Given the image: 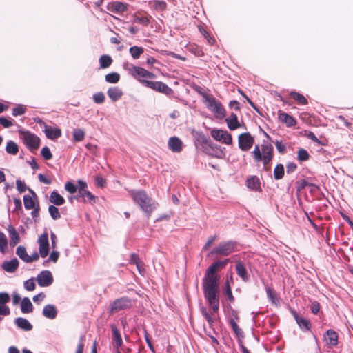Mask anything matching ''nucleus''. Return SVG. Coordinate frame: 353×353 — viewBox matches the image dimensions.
Returning <instances> with one entry per match:
<instances>
[{
  "label": "nucleus",
  "mask_w": 353,
  "mask_h": 353,
  "mask_svg": "<svg viewBox=\"0 0 353 353\" xmlns=\"http://www.w3.org/2000/svg\"><path fill=\"white\" fill-rule=\"evenodd\" d=\"M15 324L21 329L25 331H30L32 329V325L26 319L19 317L15 319Z\"/></svg>",
  "instance_id": "obj_28"
},
{
  "label": "nucleus",
  "mask_w": 353,
  "mask_h": 353,
  "mask_svg": "<svg viewBox=\"0 0 353 353\" xmlns=\"http://www.w3.org/2000/svg\"><path fill=\"white\" fill-rule=\"evenodd\" d=\"M203 97L204 99V103L209 110L217 102V100L212 95L203 94Z\"/></svg>",
  "instance_id": "obj_40"
},
{
  "label": "nucleus",
  "mask_w": 353,
  "mask_h": 353,
  "mask_svg": "<svg viewBox=\"0 0 353 353\" xmlns=\"http://www.w3.org/2000/svg\"><path fill=\"white\" fill-rule=\"evenodd\" d=\"M16 254L21 260L26 262L28 254H27L26 250L23 246L20 245L17 247L16 250Z\"/></svg>",
  "instance_id": "obj_46"
},
{
  "label": "nucleus",
  "mask_w": 353,
  "mask_h": 353,
  "mask_svg": "<svg viewBox=\"0 0 353 353\" xmlns=\"http://www.w3.org/2000/svg\"><path fill=\"white\" fill-rule=\"evenodd\" d=\"M41 154L46 160H50L52 158V154L49 148L47 146L43 147L41 149Z\"/></svg>",
  "instance_id": "obj_53"
},
{
  "label": "nucleus",
  "mask_w": 353,
  "mask_h": 353,
  "mask_svg": "<svg viewBox=\"0 0 353 353\" xmlns=\"http://www.w3.org/2000/svg\"><path fill=\"white\" fill-rule=\"evenodd\" d=\"M125 68L128 71V73L132 76L134 78L137 79L139 82L142 83V81L145 79H154L156 77L155 74L152 72L148 71L143 68L135 66L134 65H130L128 68Z\"/></svg>",
  "instance_id": "obj_4"
},
{
  "label": "nucleus",
  "mask_w": 353,
  "mask_h": 353,
  "mask_svg": "<svg viewBox=\"0 0 353 353\" xmlns=\"http://www.w3.org/2000/svg\"><path fill=\"white\" fill-rule=\"evenodd\" d=\"M290 96L296 102L298 105H305L308 103V101L305 97L299 92L296 91H291L290 92Z\"/></svg>",
  "instance_id": "obj_27"
},
{
  "label": "nucleus",
  "mask_w": 353,
  "mask_h": 353,
  "mask_svg": "<svg viewBox=\"0 0 353 353\" xmlns=\"http://www.w3.org/2000/svg\"><path fill=\"white\" fill-rule=\"evenodd\" d=\"M6 150L7 153L12 154V155H15L19 152V148H18L17 144L15 142H14L12 141H9L7 142V144L6 146Z\"/></svg>",
  "instance_id": "obj_36"
},
{
  "label": "nucleus",
  "mask_w": 353,
  "mask_h": 353,
  "mask_svg": "<svg viewBox=\"0 0 353 353\" xmlns=\"http://www.w3.org/2000/svg\"><path fill=\"white\" fill-rule=\"evenodd\" d=\"M19 267V261L14 258L10 261H5L1 265L2 269L9 273L14 272Z\"/></svg>",
  "instance_id": "obj_17"
},
{
  "label": "nucleus",
  "mask_w": 353,
  "mask_h": 353,
  "mask_svg": "<svg viewBox=\"0 0 353 353\" xmlns=\"http://www.w3.org/2000/svg\"><path fill=\"white\" fill-rule=\"evenodd\" d=\"M107 94L112 101H117L122 97L123 92L119 87H111L108 89Z\"/></svg>",
  "instance_id": "obj_24"
},
{
  "label": "nucleus",
  "mask_w": 353,
  "mask_h": 353,
  "mask_svg": "<svg viewBox=\"0 0 353 353\" xmlns=\"http://www.w3.org/2000/svg\"><path fill=\"white\" fill-rule=\"evenodd\" d=\"M17 189L20 192H24L26 190V185L25 183L19 179L16 181Z\"/></svg>",
  "instance_id": "obj_62"
},
{
  "label": "nucleus",
  "mask_w": 353,
  "mask_h": 353,
  "mask_svg": "<svg viewBox=\"0 0 353 353\" xmlns=\"http://www.w3.org/2000/svg\"><path fill=\"white\" fill-rule=\"evenodd\" d=\"M111 329L112 332V340L115 343V347L116 349H119L123 345V340L120 332L114 325H111Z\"/></svg>",
  "instance_id": "obj_20"
},
{
  "label": "nucleus",
  "mask_w": 353,
  "mask_h": 353,
  "mask_svg": "<svg viewBox=\"0 0 353 353\" xmlns=\"http://www.w3.org/2000/svg\"><path fill=\"white\" fill-rule=\"evenodd\" d=\"M73 139L75 141H81L85 138V132L82 129H75L72 133Z\"/></svg>",
  "instance_id": "obj_45"
},
{
  "label": "nucleus",
  "mask_w": 353,
  "mask_h": 353,
  "mask_svg": "<svg viewBox=\"0 0 353 353\" xmlns=\"http://www.w3.org/2000/svg\"><path fill=\"white\" fill-rule=\"evenodd\" d=\"M23 203L26 210H31L37 207V201L34 196L32 197L28 195H25L23 196Z\"/></svg>",
  "instance_id": "obj_34"
},
{
  "label": "nucleus",
  "mask_w": 353,
  "mask_h": 353,
  "mask_svg": "<svg viewBox=\"0 0 353 353\" xmlns=\"http://www.w3.org/2000/svg\"><path fill=\"white\" fill-rule=\"evenodd\" d=\"M169 149L173 152H180L183 149V142L177 137H172L168 142Z\"/></svg>",
  "instance_id": "obj_16"
},
{
  "label": "nucleus",
  "mask_w": 353,
  "mask_h": 353,
  "mask_svg": "<svg viewBox=\"0 0 353 353\" xmlns=\"http://www.w3.org/2000/svg\"><path fill=\"white\" fill-rule=\"evenodd\" d=\"M24 288L28 291H32L35 289L34 279L33 278L24 282Z\"/></svg>",
  "instance_id": "obj_55"
},
{
  "label": "nucleus",
  "mask_w": 353,
  "mask_h": 353,
  "mask_svg": "<svg viewBox=\"0 0 353 353\" xmlns=\"http://www.w3.org/2000/svg\"><path fill=\"white\" fill-rule=\"evenodd\" d=\"M201 313L202 316L208 321L210 327H211L214 322V318L209 314V312L207 311V309L205 307L201 308Z\"/></svg>",
  "instance_id": "obj_47"
},
{
  "label": "nucleus",
  "mask_w": 353,
  "mask_h": 353,
  "mask_svg": "<svg viewBox=\"0 0 353 353\" xmlns=\"http://www.w3.org/2000/svg\"><path fill=\"white\" fill-rule=\"evenodd\" d=\"M203 97L204 99V103L209 110L217 102V100L212 95L203 94Z\"/></svg>",
  "instance_id": "obj_39"
},
{
  "label": "nucleus",
  "mask_w": 353,
  "mask_h": 353,
  "mask_svg": "<svg viewBox=\"0 0 353 353\" xmlns=\"http://www.w3.org/2000/svg\"><path fill=\"white\" fill-rule=\"evenodd\" d=\"M46 137L52 140L56 139L61 136V131L59 128L46 126L45 128Z\"/></svg>",
  "instance_id": "obj_23"
},
{
  "label": "nucleus",
  "mask_w": 353,
  "mask_h": 353,
  "mask_svg": "<svg viewBox=\"0 0 353 353\" xmlns=\"http://www.w3.org/2000/svg\"><path fill=\"white\" fill-rule=\"evenodd\" d=\"M320 308H321V305L319 302L314 301L312 303L310 309L313 314H317L320 310Z\"/></svg>",
  "instance_id": "obj_64"
},
{
  "label": "nucleus",
  "mask_w": 353,
  "mask_h": 353,
  "mask_svg": "<svg viewBox=\"0 0 353 353\" xmlns=\"http://www.w3.org/2000/svg\"><path fill=\"white\" fill-rule=\"evenodd\" d=\"M239 148L244 152L248 151L254 145V138L250 132L240 134L238 137Z\"/></svg>",
  "instance_id": "obj_9"
},
{
  "label": "nucleus",
  "mask_w": 353,
  "mask_h": 353,
  "mask_svg": "<svg viewBox=\"0 0 353 353\" xmlns=\"http://www.w3.org/2000/svg\"><path fill=\"white\" fill-rule=\"evenodd\" d=\"M129 194L132 196L134 202L150 216L155 209V205L152 202V199L148 196L146 192L143 190H132L129 191Z\"/></svg>",
  "instance_id": "obj_3"
},
{
  "label": "nucleus",
  "mask_w": 353,
  "mask_h": 353,
  "mask_svg": "<svg viewBox=\"0 0 353 353\" xmlns=\"http://www.w3.org/2000/svg\"><path fill=\"white\" fill-rule=\"evenodd\" d=\"M229 259L218 261L208 268L203 279V290L204 297L211 307L214 313L219 309V281L217 272L225 267Z\"/></svg>",
  "instance_id": "obj_1"
},
{
  "label": "nucleus",
  "mask_w": 353,
  "mask_h": 353,
  "mask_svg": "<svg viewBox=\"0 0 353 353\" xmlns=\"http://www.w3.org/2000/svg\"><path fill=\"white\" fill-rule=\"evenodd\" d=\"M230 325H231L233 331L234 332V333L236 335H241L242 330L239 327V325L236 324V323L234 321V319H231L230 321Z\"/></svg>",
  "instance_id": "obj_60"
},
{
  "label": "nucleus",
  "mask_w": 353,
  "mask_h": 353,
  "mask_svg": "<svg viewBox=\"0 0 353 353\" xmlns=\"http://www.w3.org/2000/svg\"><path fill=\"white\" fill-rule=\"evenodd\" d=\"M205 144V152L207 154L216 158L223 157V152L219 146L212 143L210 141H206Z\"/></svg>",
  "instance_id": "obj_12"
},
{
  "label": "nucleus",
  "mask_w": 353,
  "mask_h": 353,
  "mask_svg": "<svg viewBox=\"0 0 353 353\" xmlns=\"http://www.w3.org/2000/svg\"><path fill=\"white\" fill-rule=\"evenodd\" d=\"M142 84L156 92L163 93L167 96H170L173 94V90L161 81H152L149 80H143Z\"/></svg>",
  "instance_id": "obj_6"
},
{
  "label": "nucleus",
  "mask_w": 353,
  "mask_h": 353,
  "mask_svg": "<svg viewBox=\"0 0 353 353\" xmlns=\"http://www.w3.org/2000/svg\"><path fill=\"white\" fill-rule=\"evenodd\" d=\"M49 201L50 203H52L56 205H61L65 203L64 198L57 191H53L51 192L49 197Z\"/></svg>",
  "instance_id": "obj_29"
},
{
  "label": "nucleus",
  "mask_w": 353,
  "mask_h": 353,
  "mask_svg": "<svg viewBox=\"0 0 353 353\" xmlns=\"http://www.w3.org/2000/svg\"><path fill=\"white\" fill-rule=\"evenodd\" d=\"M224 294L228 296V299L230 302H233L234 300V297L232 294L231 287L230 286L228 281L225 283Z\"/></svg>",
  "instance_id": "obj_51"
},
{
  "label": "nucleus",
  "mask_w": 353,
  "mask_h": 353,
  "mask_svg": "<svg viewBox=\"0 0 353 353\" xmlns=\"http://www.w3.org/2000/svg\"><path fill=\"white\" fill-rule=\"evenodd\" d=\"M37 280L41 287H47L52 283L53 277L50 271L43 270L37 276Z\"/></svg>",
  "instance_id": "obj_13"
},
{
  "label": "nucleus",
  "mask_w": 353,
  "mask_h": 353,
  "mask_svg": "<svg viewBox=\"0 0 353 353\" xmlns=\"http://www.w3.org/2000/svg\"><path fill=\"white\" fill-rule=\"evenodd\" d=\"M278 119L288 128L294 127L297 123L296 120L292 116L281 110L278 111Z\"/></svg>",
  "instance_id": "obj_14"
},
{
  "label": "nucleus",
  "mask_w": 353,
  "mask_h": 353,
  "mask_svg": "<svg viewBox=\"0 0 353 353\" xmlns=\"http://www.w3.org/2000/svg\"><path fill=\"white\" fill-rule=\"evenodd\" d=\"M284 176V167L282 164H277L274 170V177L276 180L281 179Z\"/></svg>",
  "instance_id": "obj_38"
},
{
  "label": "nucleus",
  "mask_w": 353,
  "mask_h": 353,
  "mask_svg": "<svg viewBox=\"0 0 353 353\" xmlns=\"http://www.w3.org/2000/svg\"><path fill=\"white\" fill-rule=\"evenodd\" d=\"M236 271L237 274L245 282L249 280V275L247 270L242 262L238 261L236 263Z\"/></svg>",
  "instance_id": "obj_25"
},
{
  "label": "nucleus",
  "mask_w": 353,
  "mask_h": 353,
  "mask_svg": "<svg viewBox=\"0 0 353 353\" xmlns=\"http://www.w3.org/2000/svg\"><path fill=\"white\" fill-rule=\"evenodd\" d=\"M275 145L279 153L284 154L286 152V147L281 141L276 140Z\"/></svg>",
  "instance_id": "obj_61"
},
{
  "label": "nucleus",
  "mask_w": 353,
  "mask_h": 353,
  "mask_svg": "<svg viewBox=\"0 0 353 353\" xmlns=\"http://www.w3.org/2000/svg\"><path fill=\"white\" fill-rule=\"evenodd\" d=\"M246 184L248 188L258 190L260 189V181L259 179L256 176L249 177L246 181Z\"/></svg>",
  "instance_id": "obj_31"
},
{
  "label": "nucleus",
  "mask_w": 353,
  "mask_h": 353,
  "mask_svg": "<svg viewBox=\"0 0 353 353\" xmlns=\"http://www.w3.org/2000/svg\"><path fill=\"white\" fill-rule=\"evenodd\" d=\"M310 155L304 149H300L298 151V159L301 161H305L309 159Z\"/></svg>",
  "instance_id": "obj_52"
},
{
  "label": "nucleus",
  "mask_w": 353,
  "mask_h": 353,
  "mask_svg": "<svg viewBox=\"0 0 353 353\" xmlns=\"http://www.w3.org/2000/svg\"><path fill=\"white\" fill-rule=\"evenodd\" d=\"M21 310L23 314L30 313L32 312L33 305L30 300L28 297H25L22 299L21 303Z\"/></svg>",
  "instance_id": "obj_33"
},
{
  "label": "nucleus",
  "mask_w": 353,
  "mask_h": 353,
  "mask_svg": "<svg viewBox=\"0 0 353 353\" xmlns=\"http://www.w3.org/2000/svg\"><path fill=\"white\" fill-rule=\"evenodd\" d=\"M81 199L82 201L84 203H88L91 205H93L95 203L97 197L92 194L90 191L88 190H85L81 192L78 193V194L73 197V199ZM70 200H72V197L70 199Z\"/></svg>",
  "instance_id": "obj_15"
},
{
  "label": "nucleus",
  "mask_w": 353,
  "mask_h": 353,
  "mask_svg": "<svg viewBox=\"0 0 353 353\" xmlns=\"http://www.w3.org/2000/svg\"><path fill=\"white\" fill-rule=\"evenodd\" d=\"M132 300L126 296L116 299L110 305V314L117 313L121 310L130 308Z\"/></svg>",
  "instance_id": "obj_8"
},
{
  "label": "nucleus",
  "mask_w": 353,
  "mask_h": 353,
  "mask_svg": "<svg viewBox=\"0 0 353 353\" xmlns=\"http://www.w3.org/2000/svg\"><path fill=\"white\" fill-rule=\"evenodd\" d=\"M251 155L256 163H263L265 171L270 170V163L274 157V148L271 144L256 145Z\"/></svg>",
  "instance_id": "obj_2"
},
{
  "label": "nucleus",
  "mask_w": 353,
  "mask_h": 353,
  "mask_svg": "<svg viewBox=\"0 0 353 353\" xmlns=\"http://www.w3.org/2000/svg\"><path fill=\"white\" fill-rule=\"evenodd\" d=\"M105 79L108 83H117L120 80V75L117 72H112L106 74Z\"/></svg>",
  "instance_id": "obj_42"
},
{
  "label": "nucleus",
  "mask_w": 353,
  "mask_h": 353,
  "mask_svg": "<svg viewBox=\"0 0 353 353\" xmlns=\"http://www.w3.org/2000/svg\"><path fill=\"white\" fill-rule=\"evenodd\" d=\"M8 231L10 238V244L12 246H15L20 241L19 234L15 228L11 225H8Z\"/></svg>",
  "instance_id": "obj_22"
},
{
  "label": "nucleus",
  "mask_w": 353,
  "mask_h": 353,
  "mask_svg": "<svg viewBox=\"0 0 353 353\" xmlns=\"http://www.w3.org/2000/svg\"><path fill=\"white\" fill-rule=\"evenodd\" d=\"M292 314L299 325V326L306 331H309L311 329V323L309 320L299 316L295 311L292 312Z\"/></svg>",
  "instance_id": "obj_18"
},
{
  "label": "nucleus",
  "mask_w": 353,
  "mask_h": 353,
  "mask_svg": "<svg viewBox=\"0 0 353 353\" xmlns=\"http://www.w3.org/2000/svg\"><path fill=\"white\" fill-rule=\"evenodd\" d=\"M306 187H310L311 188V190H318L319 188L317 185L312 183H310L308 181H307L306 180L303 179L301 181V188L303 189Z\"/></svg>",
  "instance_id": "obj_58"
},
{
  "label": "nucleus",
  "mask_w": 353,
  "mask_h": 353,
  "mask_svg": "<svg viewBox=\"0 0 353 353\" xmlns=\"http://www.w3.org/2000/svg\"><path fill=\"white\" fill-rule=\"evenodd\" d=\"M0 124L4 128H8L13 125V120L5 117H0Z\"/></svg>",
  "instance_id": "obj_57"
},
{
  "label": "nucleus",
  "mask_w": 353,
  "mask_h": 353,
  "mask_svg": "<svg viewBox=\"0 0 353 353\" xmlns=\"http://www.w3.org/2000/svg\"><path fill=\"white\" fill-rule=\"evenodd\" d=\"M112 7L114 10L120 12H123L127 10V6L121 2L114 3Z\"/></svg>",
  "instance_id": "obj_56"
},
{
  "label": "nucleus",
  "mask_w": 353,
  "mask_h": 353,
  "mask_svg": "<svg viewBox=\"0 0 353 353\" xmlns=\"http://www.w3.org/2000/svg\"><path fill=\"white\" fill-rule=\"evenodd\" d=\"M20 137L24 144L32 152L37 150L40 145V139L30 132H20Z\"/></svg>",
  "instance_id": "obj_5"
},
{
  "label": "nucleus",
  "mask_w": 353,
  "mask_h": 353,
  "mask_svg": "<svg viewBox=\"0 0 353 353\" xmlns=\"http://www.w3.org/2000/svg\"><path fill=\"white\" fill-rule=\"evenodd\" d=\"M212 112L215 114L216 117L221 119L225 116V109L222 104L220 103L215 109H212Z\"/></svg>",
  "instance_id": "obj_48"
},
{
  "label": "nucleus",
  "mask_w": 353,
  "mask_h": 353,
  "mask_svg": "<svg viewBox=\"0 0 353 353\" xmlns=\"http://www.w3.org/2000/svg\"><path fill=\"white\" fill-rule=\"evenodd\" d=\"M65 189L70 194H74L77 191V187L71 182H67L65 183Z\"/></svg>",
  "instance_id": "obj_59"
},
{
  "label": "nucleus",
  "mask_w": 353,
  "mask_h": 353,
  "mask_svg": "<svg viewBox=\"0 0 353 353\" xmlns=\"http://www.w3.org/2000/svg\"><path fill=\"white\" fill-rule=\"evenodd\" d=\"M236 243L233 241H226L219 243L211 252V254L228 256L236 250Z\"/></svg>",
  "instance_id": "obj_7"
},
{
  "label": "nucleus",
  "mask_w": 353,
  "mask_h": 353,
  "mask_svg": "<svg viewBox=\"0 0 353 353\" xmlns=\"http://www.w3.org/2000/svg\"><path fill=\"white\" fill-rule=\"evenodd\" d=\"M217 238L218 237H217L216 235H214V236H210L208 239V241L204 245V246L203 248V250H208L210 248V246L212 245V244L214 243V241H215L217 239Z\"/></svg>",
  "instance_id": "obj_63"
},
{
  "label": "nucleus",
  "mask_w": 353,
  "mask_h": 353,
  "mask_svg": "<svg viewBox=\"0 0 353 353\" xmlns=\"http://www.w3.org/2000/svg\"><path fill=\"white\" fill-rule=\"evenodd\" d=\"M26 112V107L23 105H18L12 109V115L14 117L22 115Z\"/></svg>",
  "instance_id": "obj_50"
},
{
  "label": "nucleus",
  "mask_w": 353,
  "mask_h": 353,
  "mask_svg": "<svg viewBox=\"0 0 353 353\" xmlns=\"http://www.w3.org/2000/svg\"><path fill=\"white\" fill-rule=\"evenodd\" d=\"M198 29L200 33L204 37V38L207 40V42L210 46H214L216 43V39L214 37L211 36L210 33L205 29L203 26H199Z\"/></svg>",
  "instance_id": "obj_32"
},
{
  "label": "nucleus",
  "mask_w": 353,
  "mask_h": 353,
  "mask_svg": "<svg viewBox=\"0 0 353 353\" xmlns=\"http://www.w3.org/2000/svg\"><path fill=\"white\" fill-rule=\"evenodd\" d=\"M49 213L54 220H57L61 217L59 209L54 205H50L48 208Z\"/></svg>",
  "instance_id": "obj_49"
},
{
  "label": "nucleus",
  "mask_w": 353,
  "mask_h": 353,
  "mask_svg": "<svg viewBox=\"0 0 353 353\" xmlns=\"http://www.w3.org/2000/svg\"><path fill=\"white\" fill-rule=\"evenodd\" d=\"M8 245V239L5 234L0 232V252L5 254Z\"/></svg>",
  "instance_id": "obj_43"
},
{
  "label": "nucleus",
  "mask_w": 353,
  "mask_h": 353,
  "mask_svg": "<svg viewBox=\"0 0 353 353\" xmlns=\"http://www.w3.org/2000/svg\"><path fill=\"white\" fill-rule=\"evenodd\" d=\"M43 315L50 319H54L57 315V310L54 305L48 304L43 309Z\"/></svg>",
  "instance_id": "obj_21"
},
{
  "label": "nucleus",
  "mask_w": 353,
  "mask_h": 353,
  "mask_svg": "<svg viewBox=\"0 0 353 353\" xmlns=\"http://www.w3.org/2000/svg\"><path fill=\"white\" fill-rule=\"evenodd\" d=\"M210 134L217 141H222L226 145L232 143V135L225 130L214 129L211 130Z\"/></svg>",
  "instance_id": "obj_10"
},
{
  "label": "nucleus",
  "mask_w": 353,
  "mask_h": 353,
  "mask_svg": "<svg viewBox=\"0 0 353 353\" xmlns=\"http://www.w3.org/2000/svg\"><path fill=\"white\" fill-rule=\"evenodd\" d=\"M225 122L230 130H234L240 127L238 117L234 113H232L229 117L226 118Z\"/></svg>",
  "instance_id": "obj_26"
},
{
  "label": "nucleus",
  "mask_w": 353,
  "mask_h": 353,
  "mask_svg": "<svg viewBox=\"0 0 353 353\" xmlns=\"http://www.w3.org/2000/svg\"><path fill=\"white\" fill-rule=\"evenodd\" d=\"M129 52L134 59H137L144 52V48L139 46H132L129 49Z\"/></svg>",
  "instance_id": "obj_35"
},
{
  "label": "nucleus",
  "mask_w": 353,
  "mask_h": 353,
  "mask_svg": "<svg viewBox=\"0 0 353 353\" xmlns=\"http://www.w3.org/2000/svg\"><path fill=\"white\" fill-rule=\"evenodd\" d=\"M29 191L32 194V196H34V198L37 201V207L34 208H32L33 210L31 212V215L33 219H37L39 216V210H40L38 197H37L36 193L33 190L29 189Z\"/></svg>",
  "instance_id": "obj_41"
},
{
  "label": "nucleus",
  "mask_w": 353,
  "mask_h": 353,
  "mask_svg": "<svg viewBox=\"0 0 353 353\" xmlns=\"http://www.w3.org/2000/svg\"><path fill=\"white\" fill-rule=\"evenodd\" d=\"M152 7L157 11H164L166 10L167 3L164 1H154L152 2Z\"/></svg>",
  "instance_id": "obj_44"
},
{
  "label": "nucleus",
  "mask_w": 353,
  "mask_h": 353,
  "mask_svg": "<svg viewBox=\"0 0 353 353\" xmlns=\"http://www.w3.org/2000/svg\"><path fill=\"white\" fill-rule=\"evenodd\" d=\"M150 19V16L141 14V13H137L134 16V22L142 24L144 26H148Z\"/></svg>",
  "instance_id": "obj_30"
},
{
  "label": "nucleus",
  "mask_w": 353,
  "mask_h": 353,
  "mask_svg": "<svg viewBox=\"0 0 353 353\" xmlns=\"http://www.w3.org/2000/svg\"><path fill=\"white\" fill-rule=\"evenodd\" d=\"M38 243L39 245V254L41 257L45 258L49 252V241L47 232H44L39 236Z\"/></svg>",
  "instance_id": "obj_11"
},
{
  "label": "nucleus",
  "mask_w": 353,
  "mask_h": 353,
  "mask_svg": "<svg viewBox=\"0 0 353 353\" xmlns=\"http://www.w3.org/2000/svg\"><path fill=\"white\" fill-rule=\"evenodd\" d=\"M112 59L109 55H102L99 58L100 67L101 68H107L111 65Z\"/></svg>",
  "instance_id": "obj_37"
},
{
  "label": "nucleus",
  "mask_w": 353,
  "mask_h": 353,
  "mask_svg": "<svg viewBox=\"0 0 353 353\" xmlns=\"http://www.w3.org/2000/svg\"><path fill=\"white\" fill-rule=\"evenodd\" d=\"M338 334L333 330H328L325 335V340L327 344L334 347L338 344Z\"/></svg>",
  "instance_id": "obj_19"
},
{
  "label": "nucleus",
  "mask_w": 353,
  "mask_h": 353,
  "mask_svg": "<svg viewBox=\"0 0 353 353\" xmlns=\"http://www.w3.org/2000/svg\"><path fill=\"white\" fill-rule=\"evenodd\" d=\"M105 95L103 92H97L93 95V101L96 103H103L105 101Z\"/></svg>",
  "instance_id": "obj_54"
}]
</instances>
